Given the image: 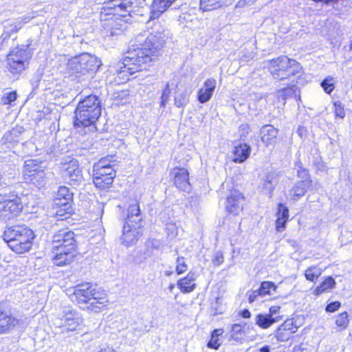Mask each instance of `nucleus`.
Instances as JSON below:
<instances>
[{
    "label": "nucleus",
    "mask_w": 352,
    "mask_h": 352,
    "mask_svg": "<svg viewBox=\"0 0 352 352\" xmlns=\"http://www.w3.org/2000/svg\"><path fill=\"white\" fill-rule=\"evenodd\" d=\"M168 35L160 23H155L151 32L138 35L131 44L120 63L119 74L130 75L146 69L145 65L155 61L162 55Z\"/></svg>",
    "instance_id": "1"
},
{
    "label": "nucleus",
    "mask_w": 352,
    "mask_h": 352,
    "mask_svg": "<svg viewBox=\"0 0 352 352\" xmlns=\"http://www.w3.org/2000/svg\"><path fill=\"white\" fill-rule=\"evenodd\" d=\"M80 236L68 228L54 232L52 236L53 263L57 266L70 264L76 256Z\"/></svg>",
    "instance_id": "2"
},
{
    "label": "nucleus",
    "mask_w": 352,
    "mask_h": 352,
    "mask_svg": "<svg viewBox=\"0 0 352 352\" xmlns=\"http://www.w3.org/2000/svg\"><path fill=\"white\" fill-rule=\"evenodd\" d=\"M74 113L75 128L91 127L96 129V123L102 113V100L96 94L87 96L80 100Z\"/></svg>",
    "instance_id": "3"
},
{
    "label": "nucleus",
    "mask_w": 352,
    "mask_h": 352,
    "mask_svg": "<svg viewBox=\"0 0 352 352\" xmlns=\"http://www.w3.org/2000/svg\"><path fill=\"white\" fill-rule=\"evenodd\" d=\"M3 240L16 254L29 252L36 238L34 232L27 225L7 226L3 232Z\"/></svg>",
    "instance_id": "4"
},
{
    "label": "nucleus",
    "mask_w": 352,
    "mask_h": 352,
    "mask_svg": "<svg viewBox=\"0 0 352 352\" xmlns=\"http://www.w3.org/2000/svg\"><path fill=\"white\" fill-rule=\"evenodd\" d=\"M72 300L76 301L82 309L98 313L105 306L107 300L104 294L97 290L91 283L77 285L71 295Z\"/></svg>",
    "instance_id": "5"
},
{
    "label": "nucleus",
    "mask_w": 352,
    "mask_h": 352,
    "mask_svg": "<svg viewBox=\"0 0 352 352\" xmlns=\"http://www.w3.org/2000/svg\"><path fill=\"white\" fill-rule=\"evenodd\" d=\"M117 159L115 155H107L94 163L92 168V181L96 188H109L116 176Z\"/></svg>",
    "instance_id": "6"
},
{
    "label": "nucleus",
    "mask_w": 352,
    "mask_h": 352,
    "mask_svg": "<svg viewBox=\"0 0 352 352\" xmlns=\"http://www.w3.org/2000/svg\"><path fill=\"white\" fill-rule=\"evenodd\" d=\"M101 65L102 62L100 58L88 53L73 57L67 64V69L72 75L83 79L87 75L91 76Z\"/></svg>",
    "instance_id": "7"
},
{
    "label": "nucleus",
    "mask_w": 352,
    "mask_h": 352,
    "mask_svg": "<svg viewBox=\"0 0 352 352\" xmlns=\"http://www.w3.org/2000/svg\"><path fill=\"white\" fill-rule=\"evenodd\" d=\"M16 189L0 193V218L7 221L21 214L23 209L22 197Z\"/></svg>",
    "instance_id": "8"
},
{
    "label": "nucleus",
    "mask_w": 352,
    "mask_h": 352,
    "mask_svg": "<svg viewBox=\"0 0 352 352\" xmlns=\"http://www.w3.org/2000/svg\"><path fill=\"white\" fill-rule=\"evenodd\" d=\"M23 177L25 183L41 188L45 184L46 173L34 160H28L23 167Z\"/></svg>",
    "instance_id": "9"
},
{
    "label": "nucleus",
    "mask_w": 352,
    "mask_h": 352,
    "mask_svg": "<svg viewBox=\"0 0 352 352\" xmlns=\"http://www.w3.org/2000/svg\"><path fill=\"white\" fill-rule=\"evenodd\" d=\"M132 8V0H106L101 12L124 18L130 15Z\"/></svg>",
    "instance_id": "10"
},
{
    "label": "nucleus",
    "mask_w": 352,
    "mask_h": 352,
    "mask_svg": "<svg viewBox=\"0 0 352 352\" xmlns=\"http://www.w3.org/2000/svg\"><path fill=\"white\" fill-rule=\"evenodd\" d=\"M19 319L12 307L6 302H0V334H6L19 324Z\"/></svg>",
    "instance_id": "11"
},
{
    "label": "nucleus",
    "mask_w": 352,
    "mask_h": 352,
    "mask_svg": "<svg viewBox=\"0 0 352 352\" xmlns=\"http://www.w3.org/2000/svg\"><path fill=\"white\" fill-rule=\"evenodd\" d=\"M59 326L65 327L67 331H74L82 322L80 314L72 307H63L58 314Z\"/></svg>",
    "instance_id": "12"
},
{
    "label": "nucleus",
    "mask_w": 352,
    "mask_h": 352,
    "mask_svg": "<svg viewBox=\"0 0 352 352\" xmlns=\"http://www.w3.org/2000/svg\"><path fill=\"white\" fill-rule=\"evenodd\" d=\"M244 197L243 194L237 190H231L227 196L226 202V209L228 212L237 215L243 208Z\"/></svg>",
    "instance_id": "13"
},
{
    "label": "nucleus",
    "mask_w": 352,
    "mask_h": 352,
    "mask_svg": "<svg viewBox=\"0 0 352 352\" xmlns=\"http://www.w3.org/2000/svg\"><path fill=\"white\" fill-rule=\"evenodd\" d=\"M170 175L173 178L174 184L178 189L190 192L191 185L189 182V173L187 169L175 167L170 172Z\"/></svg>",
    "instance_id": "14"
},
{
    "label": "nucleus",
    "mask_w": 352,
    "mask_h": 352,
    "mask_svg": "<svg viewBox=\"0 0 352 352\" xmlns=\"http://www.w3.org/2000/svg\"><path fill=\"white\" fill-rule=\"evenodd\" d=\"M280 175L281 172L278 170H272L267 173L266 175L261 179L259 184V188L262 192L272 197L275 187L279 182Z\"/></svg>",
    "instance_id": "15"
},
{
    "label": "nucleus",
    "mask_w": 352,
    "mask_h": 352,
    "mask_svg": "<svg viewBox=\"0 0 352 352\" xmlns=\"http://www.w3.org/2000/svg\"><path fill=\"white\" fill-rule=\"evenodd\" d=\"M294 60L287 56H280L270 60L269 69L274 78L280 79L283 73L287 71Z\"/></svg>",
    "instance_id": "16"
},
{
    "label": "nucleus",
    "mask_w": 352,
    "mask_h": 352,
    "mask_svg": "<svg viewBox=\"0 0 352 352\" xmlns=\"http://www.w3.org/2000/svg\"><path fill=\"white\" fill-rule=\"evenodd\" d=\"M142 226L124 223L122 228V234L120 238L122 243L125 246H130L135 243L142 235L140 229Z\"/></svg>",
    "instance_id": "17"
},
{
    "label": "nucleus",
    "mask_w": 352,
    "mask_h": 352,
    "mask_svg": "<svg viewBox=\"0 0 352 352\" xmlns=\"http://www.w3.org/2000/svg\"><path fill=\"white\" fill-rule=\"evenodd\" d=\"M31 45V41L28 40V43L26 45H23L21 47H17L12 50L10 51L8 57L10 58L14 59V60L18 62H21L23 63H28L29 65V60L32 58V49L30 47Z\"/></svg>",
    "instance_id": "18"
},
{
    "label": "nucleus",
    "mask_w": 352,
    "mask_h": 352,
    "mask_svg": "<svg viewBox=\"0 0 352 352\" xmlns=\"http://www.w3.org/2000/svg\"><path fill=\"white\" fill-rule=\"evenodd\" d=\"M252 148L245 142H239L235 144L232 151V161L236 164L245 162L250 155Z\"/></svg>",
    "instance_id": "19"
},
{
    "label": "nucleus",
    "mask_w": 352,
    "mask_h": 352,
    "mask_svg": "<svg viewBox=\"0 0 352 352\" xmlns=\"http://www.w3.org/2000/svg\"><path fill=\"white\" fill-rule=\"evenodd\" d=\"M312 180L298 181L289 190L288 195L294 201H298L312 186Z\"/></svg>",
    "instance_id": "20"
},
{
    "label": "nucleus",
    "mask_w": 352,
    "mask_h": 352,
    "mask_svg": "<svg viewBox=\"0 0 352 352\" xmlns=\"http://www.w3.org/2000/svg\"><path fill=\"white\" fill-rule=\"evenodd\" d=\"M216 88V80L210 78L204 82L201 88L197 91V100L199 103L204 104L208 102L213 95Z\"/></svg>",
    "instance_id": "21"
},
{
    "label": "nucleus",
    "mask_w": 352,
    "mask_h": 352,
    "mask_svg": "<svg viewBox=\"0 0 352 352\" xmlns=\"http://www.w3.org/2000/svg\"><path fill=\"white\" fill-rule=\"evenodd\" d=\"M303 74L302 67L300 64L297 62L296 60L292 61V64L285 71V73H283L281 77L279 80H285L286 79H289L291 77H294L293 80H292V82H296V84L301 83L302 81V75Z\"/></svg>",
    "instance_id": "22"
},
{
    "label": "nucleus",
    "mask_w": 352,
    "mask_h": 352,
    "mask_svg": "<svg viewBox=\"0 0 352 352\" xmlns=\"http://www.w3.org/2000/svg\"><path fill=\"white\" fill-rule=\"evenodd\" d=\"M278 133V129L272 124H265L260 129L261 141L266 146L275 144Z\"/></svg>",
    "instance_id": "23"
},
{
    "label": "nucleus",
    "mask_w": 352,
    "mask_h": 352,
    "mask_svg": "<svg viewBox=\"0 0 352 352\" xmlns=\"http://www.w3.org/2000/svg\"><path fill=\"white\" fill-rule=\"evenodd\" d=\"M175 0H153L150 7V19L159 18Z\"/></svg>",
    "instance_id": "24"
},
{
    "label": "nucleus",
    "mask_w": 352,
    "mask_h": 352,
    "mask_svg": "<svg viewBox=\"0 0 352 352\" xmlns=\"http://www.w3.org/2000/svg\"><path fill=\"white\" fill-rule=\"evenodd\" d=\"M21 131L18 129H12L4 134L1 140V147L5 146L8 148H13L15 145L19 143Z\"/></svg>",
    "instance_id": "25"
},
{
    "label": "nucleus",
    "mask_w": 352,
    "mask_h": 352,
    "mask_svg": "<svg viewBox=\"0 0 352 352\" xmlns=\"http://www.w3.org/2000/svg\"><path fill=\"white\" fill-rule=\"evenodd\" d=\"M287 87L280 89L277 91V97L279 101L285 102L287 98H294L296 100H301L300 90L296 84L287 83Z\"/></svg>",
    "instance_id": "26"
},
{
    "label": "nucleus",
    "mask_w": 352,
    "mask_h": 352,
    "mask_svg": "<svg viewBox=\"0 0 352 352\" xmlns=\"http://www.w3.org/2000/svg\"><path fill=\"white\" fill-rule=\"evenodd\" d=\"M195 273L190 272L186 275V276L179 279L177 281V287L182 293H190L192 292L196 287V284L195 283Z\"/></svg>",
    "instance_id": "27"
},
{
    "label": "nucleus",
    "mask_w": 352,
    "mask_h": 352,
    "mask_svg": "<svg viewBox=\"0 0 352 352\" xmlns=\"http://www.w3.org/2000/svg\"><path fill=\"white\" fill-rule=\"evenodd\" d=\"M142 216L139 204L137 203L131 204L127 210V215L124 223L142 226Z\"/></svg>",
    "instance_id": "28"
},
{
    "label": "nucleus",
    "mask_w": 352,
    "mask_h": 352,
    "mask_svg": "<svg viewBox=\"0 0 352 352\" xmlns=\"http://www.w3.org/2000/svg\"><path fill=\"white\" fill-rule=\"evenodd\" d=\"M73 192H72L69 188L65 186H59L55 197L56 204H72L73 201Z\"/></svg>",
    "instance_id": "29"
},
{
    "label": "nucleus",
    "mask_w": 352,
    "mask_h": 352,
    "mask_svg": "<svg viewBox=\"0 0 352 352\" xmlns=\"http://www.w3.org/2000/svg\"><path fill=\"white\" fill-rule=\"evenodd\" d=\"M255 324L262 329L270 327L280 321V318H272L267 314H258L254 318Z\"/></svg>",
    "instance_id": "30"
},
{
    "label": "nucleus",
    "mask_w": 352,
    "mask_h": 352,
    "mask_svg": "<svg viewBox=\"0 0 352 352\" xmlns=\"http://www.w3.org/2000/svg\"><path fill=\"white\" fill-rule=\"evenodd\" d=\"M21 28L22 23H19L17 21L6 25L3 32L0 37V43L3 45L6 41H8L13 34L16 33Z\"/></svg>",
    "instance_id": "31"
},
{
    "label": "nucleus",
    "mask_w": 352,
    "mask_h": 352,
    "mask_svg": "<svg viewBox=\"0 0 352 352\" xmlns=\"http://www.w3.org/2000/svg\"><path fill=\"white\" fill-rule=\"evenodd\" d=\"M7 65L9 72L14 76L20 75L28 67V63L18 62L9 57L7 58Z\"/></svg>",
    "instance_id": "32"
},
{
    "label": "nucleus",
    "mask_w": 352,
    "mask_h": 352,
    "mask_svg": "<svg viewBox=\"0 0 352 352\" xmlns=\"http://www.w3.org/2000/svg\"><path fill=\"white\" fill-rule=\"evenodd\" d=\"M336 282L335 279L331 276H329L316 287L314 294L317 296L322 294L328 289H331L336 287Z\"/></svg>",
    "instance_id": "33"
},
{
    "label": "nucleus",
    "mask_w": 352,
    "mask_h": 352,
    "mask_svg": "<svg viewBox=\"0 0 352 352\" xmlns=\"http://www.w3.org/2000/svg\"><path fill=\"white\" fill-rule=\"evenodd\" d=\"M189 97L190 93L186 89H184L175 96V105L177 107L182 108V114L184 113L186 106L189 103Z\"/></svg>",
    "instance_id": "34"
},
{
    "label": "nucleus",
    "mask_w": 352,
    "mask_h": 352,
    "mask_svg": "<svg viewBox=\"0 0 352 352\" xmlns=\"http://www.w3.org/2000/svg\"><path fill=\"white\" fill-rule=\"evenodd\" d=\"M223 333V329H214L211 333L210 339L207 344L208 347L213 349H219L221 344L219 337L222 336Z\"/></svg>",
    "instance_id": "35"
},
{
    "label": "nucleus",
    "mask_w": 352,
    "mask_h": 352,
    "mask_svg": "<svg viewBox=\"0 0 352 352\" xmlns=\"http://www.w3.org/2000/svg\"><path fill=\"white\" fill-rule=\"evenodd\" d=\"M113 21H109L107 24V28L102 31L103 36L107 37H113L116 36H119L122 34L123 30L121 28H117L114 25Z\"/></svg>",
    "instance_id": "36"
},
{
    "label": "nucleus",
    "mask_w": 352,
    "mask_h": 352,
    "mask_svg": "<svg viewBox=\"0 0 352 352\" xmlns=\"http://www.w3.org/2000/svg\"><path fill=\"white\" fill-rule=\"evenodd\" d=\"M245 331L241 324H234L231 329V338L237 342L242 343L245 340Z\"/></svg>",
    "instance_id": "37"
},
{
    "label": "nucleus",
    "mask_w": 352,
    "mask_h": 352,
    "mask_svg": "<svg viewBox=\"0 0 352 352\" xmlns=\"http://www.w3.org/2000/svg\"><path fill=\"white\" fill-rule=\"evenodd\" d=\"M45 68L43 66H39L36 72L34 73L32 79L30 80L32 91L30 96L35 94V90L38 87L39 83L43 76Z\"/></svg>",
    "instance_id": "38"
},
{
    "label": "nucleus",
    "mask_w": 352,
    "mask_h": 352,
    "mask_svg": "<svg viewBox=\"0 0 352 352\" xmlns=\"http://www.w3.org/2000/svg\"><path fill=\"white\" fill-rule=\"evenodd\" d=\"M336 80L331 76H327L321 82L320 86L324 91L330 95L336 87Z\"/></svg>",
    "instance_id": "39"
},
{
    "label": "nucleus",
    "mask_w": 352,
    "mask_h": 352,
    "mask_svg": "<svg viewBox=\"0 0 352 352\" xmlns=\"http://www.w3.org/2000/svg\"><path fill=\"white\" fill-rule=\"evenodd\" d=\"M76 170H80V168L78 164V161L76 160H72L67 164H65L63 173L65 179L73 175V173L76 172Z\"/></svg>",
    "instance_id": "40"
},
{
    "label": "nucleus",
    "mask_w": 352,
    "mask_h": 352,
    "mask_svg": "<svg viewBox=\"0 0 352 352\" xmlns=\"http://www.w3.org/2000/svg\"><path fill=\"white\" fill-rule=\"evenodd\" d=\"M322 270L317 266L308 267L305 272V276L309 281L314 282L321 275Z\"/></svg>",
    "instance_id": "41"
},
{
    "label": "nucleus",
    "mask_w": 352,
    "mask_h": 352,
    "mask_svg": "<svg viewBox=\"0 0 352 352\" xmlns=\"http://www.w3.org/2000/svg\"><path fill=\"white\" fill-rule=\"evenodd\" d=\"M277 286L272 281H263L258 289L262 296L270 295V291H276Z\"/></svg>",
    "instance_id": "42"
},
{
    "label": "nucleus",
    "mask_w": 352,
    "mask_h": 352,
    "mask_svg": "<svg viewBox=\"0 0 352 352\" xmlns=\"http://www.w3.org/2000/svg\"><path fill=\"white\" fill-rule=\"evenodd\" d=\"M294 331H288L286 329L278 327L274 332V336L278 341L285 342L289 340Z\"/></svg>",
    "instance_id": "43"
},
{
    "label": "nucleus",
    "mask_w": 352,
    "mask_h": 352,
    "mask_svg": "<svg viewBox=\"0 0 352 352\" xmlns=\"http://www.w3.org/2000/svg\"><path fill=\"white\" fill-rule=\"evenodd\" d=\"M348 317L349 316L346 311H344L336 316L335 322L336 326L339 328V331L344 330L347 327L349 322Z\"/></svg>",
    "instance_id": "44"
},
{
    "label": "nucleus",
    "mask_w": 352,
    "mask_h": 352,
    "mask_svg": "<svg viewBox=\"0 0 352 352\" xmlns=\"http://www.w3.org/2000/svg\"><path fill=\"white\" fill-rule=\"evenodd\" d=\"M311 162L312 165L316 168L317 173L318 172H323L325 170V165L322 162L320 155L318 154L317 151L315 153L312 154Z\"/></svg>",
    "instance_id": "45"
},
{
    "label": "nucleus",
    "mask_w": 352,
    "mask_h": 352,
    "mask_svg": "<svg viewBox=\"0 0 352 352\" xmlns=\"http://www.w3.org/2000/svg\"><path fill=\"white\" fill-rule=\"evenodd\" d=\"M59 208L56 211V216L60 219H67L72 214L73 209L72 204L58 205Z\"/></svg>",
    "instance_id": "46"
},
{
    "label": "nucleus",
    "mask_w": 352,
    "mask_h": 352,
    "mask_svg": "<svg viewBox=\"0 0 352 352\" xmlns=\"http://www.w3.org/2000/svg\"><path fill=\"white\" fill-rule=\"evenodd\" d=\"M67 183L72 186H78L83 181V177L81 170H76L69 177L66 179Z\"/></svg>",
    "instance_id": "47"
},
{
    "label": "nucleus",
    "mask_w": 352,
    "mask_h": 352,
    "mask_svg": "<svg viewBox=\"0 0 352 352\" xmlns=\"http://www.w3.org/2000/svg\"><path fill=\"white\" fill-rule=\"evenodd\" d=\"M170 88L169 83L167 82L165 87L162 91V95L160 96V107L164 109L166 103L168 101L170 96Z\"/></svg>",
    "instance_id": "48"
},
{
    "label": "nucleus",
    "mask_w": 352,
    "mask_h": 352,
    "mask_svg": "<svg viewBox=\"0 0 352 352\" xmlns=\"http://www.w3.org/2000/svg\"><path fill=\"white\" fill-rule=\"evenodd\" d=\"M16 98L17 94L15 91L5 93L1 98V103L3 104H10L16 100Z\"/></svg>",
    "instance_id": "49"
},
{
    "label": "nucleus",
    "mask_w": 352,
    "mask_h": 352,
    "mask_svg": "<svg viewBox=\"0 0 352 352\" xmlns=\"http://www.w3.org/2000/svg\"><path fill=\"white\" fill-rule=\"evenodd\" d=\"M334 113L336 118L343 119L345 117V111L344 105L339 100L333 102Z\"/></svg>",
    "instance_id": "50"
},
{
    "label": "nucleus",
    "mask_w": 352,
    "mask_h": 352,
    "mask_svg": "<svg viewBox=\"0 0 352 352\" xmlns=\"http://www.w3.org/2000/svg\"><path fill=\"white\" fill-rule=\"evenodd\" d=\"M176 263H177V266H176L175 270L178 275H180L187 271L188 265L186 263V262L184 261V257H182V256L177 257V258L176 260Z\"/></svg>",
    "instance_id": "51"
},
{
    "label": "nucleus",
    "mask_w": 352,
    "mask_h": 352,
    "mask_svg": "<svg viewBox=\"0 0 352 352\" xmlns=\"http://www.w3.org/2000/svg\"><path fill=\"white\" fill-rule=\"evenodd\" d=\"M251 131L250 126L248 124H242L239 127V140L245 141L247 135Z\"/></svg>",
    "instance_id": "52"
},
{
    "label": "nucleus",
    "mask_w": 352,
    "mask_h": 352,
    "mask_svg": "<svg viewBox=\"0 0 352 352\" xmlns=\"http://www.w3.org/2000/svg\"><path fill=\"white\" fill-rule=\"evenodd\" d=\"M289 217V209L284 204L280 203L278 205L277 219H287Z\"/></svg>",
    "instance_id": "53"
},
{
    "label": "nucleus",
    "mask_w": 352,
    "mask_h": 352,
    "mask_svg": "<svg viewBox=\"0 0 352 352\" xmlns=\"http://www.w3.org/2000/svg\"><path fill=\"white\" fill-rule=\"evenodd\" d=\"M296 175L297 177L300 179V181L312 180L309 174V171L306 168L299 167V170L296 171Z\"/></svg>",
    "instance_id": "54"
},
{
    "label": "nucleus",
    "mask_w": 352,
    "mask_h": 352,
    "mask_svg": "<svg viewBox=\"0 0 352 352\" xmlns=\"http://www.w3.org/2000/svg\"><path fill=\"white\" fill-rule=\"evenodd\" d=\"M279 327L286 329L288 331H294V333L296 331L297 329V327L294 325V322L292 318L285 320V322Z\"/></svg>",
    "instance_id": "55"
},
{
    "label": "nucleus",
    "mask_w": 352,
    "mask_h": 352,
    "mask_svg": "<svg viewBox=\"0 0 352 352\" xmlns=\"http://www.w3.org/2000/svg\"><path fill=\"white\" fill-rule=\"evenodd\" d=\"M341 307V303L339 301H333L328 303L325 307V311L329 313H333L338 310Z\"/></svg>",
    "instance_id": "56"
},
{
    "label": "nucleus",
    "mask_w": 352,
    "mask_h": 352,
    "mask_svg": "<svg viewBox=\"0 0 352 352\" xmlns=\"http://www.w3.org/2000/svg\"><path fill=\"white\" fill-rule=\"evenodd\" d=\"M280 310V306H272L269 309V313L267 314L272 318H280V321L283 320V316L279 315Z\"/></svg>",
    "instance_id": "57"
},
{
    "label": "nucleus",
    "mask_w": 352,
    "mask_h": 352,
    "mask_svg": "<svg viewBox=\"0 0 352 352\" xmlns=\"http://www.w3.org/2000/svg\"><path fill=\"white\" fill-rule=\"evenodd\" d=\"M223 253L221 251L216 252L212 258L213 264L216 266H219L223 263Z\"/></svg>",
    "instance_id": "58"
},
{
    "label": "nucleus",
    "mask_w": 352,
    "mask_h": 352,
    "mask_svg": "<svg viewBox=\"0 0 352 352\" xmlns=\"http://www.w3.org/2000/svg\"><path fill=\"white\" fill-rule=\"evenodd\" d=\"M287 219H276V230L277 232H282L286 228Z\"/></svg>",
    "instance_id": "59"
},
{
    "label": "nucleus",
    "mask_w": 352,
    "mask_h": 352,
    "mask_svg": "<svg viewBox=\"0 0 352 352\" xmlns=\"http://www.w3.org/2000/svg\"><path fill=\"white\" fill-rule=\"evenodd\" d=\"M248 302L250 303H252L253 302H254L256 300L257 297L262 296L261 293L259 292L258 289L248 292Z\"/></svg>",
    "instance_id": "60"
},
{
    "label": "nucleus",
    "mask_w": 352,
    "mask_h": 352,
    "mask_svg": "<svg viewBox=\"0 0 352 352\" xmlns=\"http://www.w3.org/2000/svg\"><path fill=\"white\" fill-rule=\"evenodd\" d=\"M254 0H239L236 5V8H243L245 6L252 5L254 3Z\"/></svg>",
    "instance_id": "61"
},
{
    "label": "nucleus",
    "mask_w": 352,
    "mask_h": 352,
    "mask_svg": "<svg viewBox=\"0 0 352 352\" xmlns=\"http://www.w3.org/2000/svg\"><path fill=\"white\" fill-rule=\"evenodd\" d=\"M296 133L301 139L306 137L307 133V128L304 126H298Z\"/></svg>",
    "instance_id": "62"
},
{
    "label": "nucleus",
    "mask_w": 352,
    "mask_h": 352,
    "mask_svg": "<svg viewBox=\"0 0 352 352\" xmlns=\"http://www.w3.org/2000/svg\"><path fill=\"white\" fill-rule=\"evenodd\" d=\"M32 18H34V16L25 15L21 19H19L17 20V22L19 23H22V26H23L24 24L28 23Z\"/></svg>",
    "instance_id": "63"
},
{
    "label": "nucleus",
    "mask_w": 352,
    "mask_h": 352,
    "mask_svg": "<svg viewBox=\"0 0 352 352\" xmlns=\"http://www.w3.org/2000/svg\"><path fill=\"white\" fill-rule=\"evenodd\" d=\"M258 352H277L274 348H272L269 345H264L258 349Z\"/></svg>",
    "instance_id": "64"
}]
</instances>
